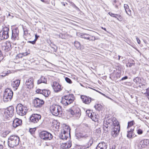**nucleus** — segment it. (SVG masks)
I'll return each mask as SVG.
<instances>
[{
	"instance_id": "nucleus-1",
	"label": "nucleus",
	"mask_w": 149,
	"mask_h": 149,
	"mask_svg": "<svg viewBox=\"0 0 149 149\" xmlns=\"http://www.w3.org/2000/svg\"><path fill=\"white\" fill-rule=\"evenodd\" d=\"M104 130L106 132L112 130V136L114 137L117 136L120 131V126L116 118L106 115L104 122Z\"/></svg>"
},
{
	"instance_id": "nucleus-2",
	"label": "nucleus",
	"mask_w": 149,
	"mask_h": 149,
	"mask_svg": "<svg viewBox=\"0 0 149 149\" xmlns=\"http://www.w3.org/2000/svg\"><path fill=\"white\" fill-rule=\"evenodd\" d=\"M91 132L86 128L82 129L79 132L75 133V138L79 141H81L83 139H87L90 137Z\"/></svg>"
},
{
	"instance_id": "nucleus-3",
	"label": "nucleus",
	"mask_w": 149,
	"mask_h": 149,
	"mask_svg": "<svg viewBox=\"0 0 149 149\" xmlns=\"http://www.w3.org/2000/svg\"><path fill=\"white\" fill-rule=\"evenodd\" d=\"M19 141V137L17 135H11L8 139V145L9 147L13 148L18 145Z\"/></svg>"
},
{
	"instance_id": "nucleus-4",
	"label": "nucleus",
	"mask_w": 149,
	"mask_h": 149,
	"mask_svg": "<svg viewBox=\"0 0 149 149\" xmlns=\"http://www.w3.org/2000/svg\"><path fill=\"white\" fill-rule=\"evenodd\" d=\"M13 92L10 88H7L4 92L3 101L5 102L10 101L13 97Z\"/></svg>"
},
{
	"instance_id": "nucleus-5",
	"label": "nucleus",
	"mask_w": 149,
	"mask_h": 149,
	"mask_svg": "<svg viewBox=\"0 0 149 149\" xmlns=\"http://www.w3.org/2000/svg\"><path fill=\"white\" fill-rule=\"evenodd\" d=\"M50 110L52 114L57 116L60 113H62L61 107L58 105L54 104L50 107Z\"/></svg>"
},
{
	"instance_id": "nucleus-6",
	"label": "nucleus",
	"mask_w": 149,
	"mask_h": 149,
	"mask_svg": "<svg viewBox=\"0 0 149 149\" xmlns=\"http://www.w3.org/2000/svg\"><path fill=\"white\" fill-rule=\"evenodd\" d=\"M39 136L40 139L45 141L50 140L53 137L52 134L47 131H42L40 132Z\"/></svg>"
},
{
	"instance_id": "nucleus-7",
	"label": "nucleus",
	"mask_w": 149,
	"mask_h": 149,
	"mask_svg": "<svg viewBox=\"0 0 149 149\" xmlns=\"http://www.w3.org/2000/svg\"><path fill=\"white\" fill-rule=\"evenodd\" d=\"M69 112L72 115L79 118L81 116V112L80 109L77 106L74 107L69 110Z\"/></svg>"
},
{
	"instance_id": "nucleus-8",
	"label": "nucleus",
	"mask_w": 149,
	"mask_h": 149,
	"mask_svg": "<svg viewBox=\"0 0 149 149\" xmlns=\"http://www.w3.org/2000/svg\"><path fill=\"white\" fill-rule=\"evenodd\" d=\"M26 107L24 106L22 104H18L16 107L17 113L19 115L23 116L26 114L27 111Z\"/></svg>"
},
{
	"instance_id": "nucleus-9",
	"label": "nucleus",
	"mask_w": 149,
	"mask_h": 149,
	"mask_svg": "<svg viewBox=\"0 0 149 149\" xmlns=\"http://www.w3.org/2000/svg\"><path fill=\"white\" fill-rule=\"evenodd\" d=\"M41 116L40 115L37 113L32 114L29 118L30 122L32 123L36 124L40 119Z\"/></svg>"
},
{
	"instance_id": "nucleus-10",
	"label": "nucleus",
	"mask_w": 149,
	"mask_h": 149,
	"mask_svg": "<svg viewBox=\"0 0 149 149\" xmlns=\"http://www.w3.org/2000/svg\"><path fill=\"white\" fill-rule=\"evenodd\" d=\"M14 107L12 106H10L7 107L6 110L4 111V114L6 117L8 118L9 117H11L14 115Z\"/></svg>"
},
{
	"instance_id": "nucleus-11",
	"label": "nucleus",
	"mask_w": 149,
	"mask_h": 149,
	"mask_svg": "<svg viewBox=\"0 0 149 149\" xmlns=\"http://www.w3.org/2000/svg\"><path fill=\"white\" fill-rule=\"evenodd\" d=\"M9 29L7 27H4L2 29V34H0V37L1 40L6 39L9 37Z\"/></svg>"
},
{
	"instance_id": "nucleus-12",
	"label": "nucleus",
	"mask_w": 149,
	"mask_h": 149,
	"mask_svg": "<svg viewBox=\"0 0 149 149\" xmlns=\"http://www.w3.org/2000/svg\"><path fill=\"white\" fill-rule=\"evenodd\" d=\"M33 103L35 107L40 108L44 104V101L39 98H36L33 100Z\"/></svg>"
},
{
	"instance_id": "nucleus-13",
	"label": "nucleus",
	"mask_w": 149,
	"mask_h": 149,
	"mask_svg": "<svg viewBox=\"0 0 149 149\" xmlns=\"http://www.w3.org/2000/svg\"><path fill=\"white\" fill-rule=\"evenodd\" d=\"M19 30L18 28H15L12 29L11 39L13 41L18 40L19 37Z\"/></svg>"
},
{
	"instance_id": "nucleus-14",
	"label": "nucleus",
	"mask_w": 149,
	"mask_h": 149,
	"mask_svg": "<svg viewBox=\"0 0 149 149\" xmlns=\"http://www.w3.org/2000/svg\"><path fill=\"white\" fill-rule=\"evenodd\" d=\"M93 141V139L91 137L86 144L84 145L78 146L77 148L79 149H86L88 148L92 145Z\"/></svg>"
},
{
	"instance_id": "nucleus-15",
	"label": "nucleus",
	"mask_w": 149,
	"mask_h": 149,
	"mask_svg": "<svg viewBox=\"0 0 149 149\" xmlns=\"http://www.w3.org/2000/svg\"><path fill=\"white\" fill-rule=\"evenodd\" d=\"M33 77H31L27 79L25 83V85L27 86V88L28 89H31L33 88L34 86Z\"/></svg>"
},
{
	"instance_id": "nucleus-16",
	"label": "nucleus",
	"mask_w": 149,
	"mask_h": 149,
	"mask_svg": "<svg viewBox=\"0 0 149 149\" xmlns=\"http://www.w3.org/2000/svg\"><path fill=\"white\" fill-rule=\"evenodd\" d=\"M53 89L56 92H58L61 90V85L56 81L53 82V84L52 85Z\"/></svg>"
},
{
	"instance_id": "nucleus-17",
	"label": "nucleus",
	"mask_w": 149,
	"mask_h": 149,
	"mask_svg": "<svg viewBox=\"0 0 149 149\" xmlns=\"http://www.w3.org/2000/svg\"><path fill=\"white\" fill-rule=\"evenodd\" d=\"M81 98L83 102L87 104H89L92 100L91 97L84 95H81Z\"/></svg>"
},
{
	"instance_id": "nucleus-18",
	"label": "nucleus",
	"mask_w": 149,
	"mask_h": 149,
	"mask_svg": "<svg viewBox=\"0 0 149 149\" xmlns=\"http://www.w3.org/2000/svg\"><path fill=\"white\" fill-rule=\"evenodd\" d=\"M20 83V80L19 79H17L13 81L11 83V86L14 91L17 90L18 87L19 86Z\"/></svg>"
},
{
	"instance_id": "nucleus-19",
	"label": "nucleus",
	"mask_w": 149,
	"mask_h": 149,
	"mask_svg": "<svg viewBox=\"0 0 149 149\" xmlns=\"http://www.w3.org/2000/svg\"><path fill=\"white\" fill-rule=\"evenodd\" d=\"M22 124V120L21 119L16 118L15 119L13 123V126L14 128H16L21 125Z\"/></svg>"
},
{
	"instance_id": "nucleus-20",
	"label": "nucleus",
	"mask_w": 149,
	"mask_h": 149,
	"mask_svg": "<svg viewBox=\"0 0 149 149\" xmlns=\"http://www.w3.org/2000/svg\"><path fill=\"white\" fill-rule=\"evenodd\" d=\"M11 43L9 42H7L5 45L2 46V49L5 52H8L11 49Z\"/></svg>"
},
{
	"instance_id": "nucleus-21",
	"label": "nucleus",
	"mask_w": 149,
	"mask_h": 149,
	"mask_svg": "<svg viewBox=\"0 0 149 149\" xmlns=\"http://www.w3.org/2000/svg\"><path fill=\"white\" fill-rule=\"evenodd\" d=\"M107 143L104 142H102L98 143L96 148H100V149H107Z\"/></svg>"
},
{
	"instance_id": "nucleus-22",
	"label": "nucleus",
	"mask_w": 149,
	"mask_h": 149,
	"mask_svg": "<svg viewBox=\"0 0 149 149\" xmlns=\"http://www.w3.org/2000/svg\"><path fill=\"white\" fill-rule=\"evenodd\" d=\"M69 97L68 101L67 102V105H68L72 103L74 100V97L73 94H69L68 95Z\"/></svg>"
},
{
	"instance_id": "nucleus-23",
	"label": "nucleus",
	"mask_w": 149,
	"mask_h": 149,
	"mask_svg": "<svg viewBox=\"0 0 149 149\" xmlns=\"http://www.w3.org/2000/svg\"><path fill=\"white\" fill-rule=\"evenodd\" d=\"M47 82L46 78L43 76H41L39 79L37 81V84H39L42 83L47 84Z\"/></svg>"
},
{
	"instance_id": "nucleus-24",
	"label": "nucleus",
	"mask_w": 149,
	"mask_h": 149,
	"mask_svg": "<svg viewBox=\"0 0 149 149\" xmlns=\"http://www.w3.org/2000/svg\"><path fill=\"white\" fill-rule=\"evenodd\" d=\"M72 145L71 143L70 142H67L66 143H63L61 145L62 147L64 149L68 148H70Z\"/></svg>"
},
{
	"instance_id": "nucleus-25",
	"label": "nucleus",
	"mask_w": 149,
	"mask_h": 149,
	"mask_svg": "<svg viewBox=\"0 0 149 149\" xmlns=\"http://www.w3.org/2000/svg\"><path fill=\"white\" fill-rule=\"evenodd\" d=\"M51 92L50 91L47 89H43L42 94L45 97H48L50 94Z\"/></svg>"
},
{
	"instance_id": "nucleus-26",
	"label": "nucleus",
	"mask_w": 149,
	"mask_h": 149,
	"mask_svg": "<svg viewBox=\"0 0 149 149\" xmlns=\"http://www.w3.org/2000/svg\"><path fill=\"white\" fill-rule=\"evenodd\" d=\"M94 113H93L92 115L91 116V117L90 118H91V119L93 121L95 122L97 121L98 120V115H96L95 114V115L94 116Z\"/></svg>"
},
{
	"instance_id": "nucleus-27",
	"label": "nucleus",
	"mask_w": 149,
	"mask_h": 149,
	"mask_svg": "<svg viewBox=\"0 0 149 149\" xmlns=\"http://www.w3.org/2000/svg\"><path fill=\"white\" fill-rule=\"evenodd\" d=\"M94 107L96 110L99 111L102 110L103 109L102 106L100 104H99L95 105L94 106Z\"/></svg>"
},
{
	"instance_id": "nucleus-28",
	"label": "nucleus",
	"mask_w": 149,
	"mask_h": 149,
	"mask_svg": "<svg viewBox=\"0 0 149 149\" xmlns=\"http://www.w3.org/2000/svg\"><path fill=\"white\" fill-rule=\"evenodd\" d=\"M59 137L60 139L63 140L67 139V138L68 137V136L66 135L65 134L61 133L59 134Z\"/></svg>"
},
{
	"instance_id": "nucleus-29",
	"label": "nucleus",
	"mask_w": 149,
	"mask_h": 149,
	"mask_svg": "<svg viewBox=\"0 0 149 149\" xmlns=\"http://www.w3.org/2000/svg\"><path fill=\"white\" fill-rule=\"evenodd\" d=\"M89 34L86 33H81L80 34V37L81 38H84L86 40L88 39Z\"/></svg>"
},
{
	"instance_id": "nucleus-30",
	"label": "nucleus",
	"mask_w": 149,
	"mask_h": 149,
	"mask_svg": "<svg viewBox=\"0 0 149 149\" xmlns=\"http://www.w3.org/2000/svg\"><path fill=\"white\" fill-rule=\"evenodd\" d=\"M74 45L77 49H81V46L80 43L77 41L74 42Z\"/></svg>"
},
{
	"instance_id": "nucleus-31",
	"label": "nucleus",
	"mask_w": 149,
	"mask_h": 149,
	"mask_svg": "<svg viewBox=\"0 0 149 149\" xmlns=\"http://www.w3.org/2000/svg\"><path fill=\"white\" fill-rule=\"evenodd\" d=\"M10 71H3L2 73L0 74V76L2 77H5L6 75H8L10 73Z\"/></svg>"
},
{
	"instance_id": "nucleus-32",
	"label": "nucleus",
	"mask_w": 149,
	"mask_h": 149,
	"mask_svg": "<svg viewBox=\"0 0 149 149\" xmlns=\"http://www.w3.org/2000/svg\"><path fill=\"white\" fill-rule=\"evenodd\" d=\"M124 8L126 13L128 15H130V14L128 13L129 12L130 14V10L127 4H124Z\"/></svg>"
},
{
	"instance_id": "nucleus-33",
	"label": "nucleus",
	"mask_w": 149,
	"mask_h": 149,
	"mask_svg": "<svg viewBox=\"0 0 149 149\" xmlns=\"http://www.w3.org/2000/svg\"><path fill=\"white\" fill-rule=\"evenodd\" d=\"M141 143L142 145H144L146 146L149 145V140L148 139H144L142 141Z\"/></svg>"
},
{
	"instance_id": "nucleus-34",
	"label": "nucleus",
	"mask_w": 149,
	"mask_h": 149,
	"mask_svg": "<svg viewBox=\"0 0 149 149\" xmlns=\"http://www.w3.org/2000/svg\"><path fill=\"white\" fill-rule=\"evenodd\" d=\"M133 81L136 84H138L141 83V79L139 77H137L134 79Z\"/></svg>"
},
{
	"instance_id": "nucleus-35",
	"label": "nucleus",
	"mask_w": 149,
	"mask_h": 149,
	"mask_svg": "<svg viewBox=\"0 0 149 149\" xmlns=\"http://www.w3.org/2000/svg\"><path fill=\"white\" fill-rule=\"evenodd\" d=\"M52 46L51 45V47L54 52H56L57 49V47L55 45L53 44Z\"/></svg>"
},
{
	"instance_id": "nucleus-36",
	"label": "nucleus",
	"mask_w": 149,
	"mask_h": 149,
	"mask_svg": "<svg viewBox=\"0 0 149 149\" xmlns=\"http://www.w3.org/2000/svg\"><path fill=\"white\" fill-rule=\"evenodd\" d=\"M86 113L88 116L90 118L91 117L93 113L91 112V110H87L86 111Z\"/></svg>"
},
{
	"instance_id": "nucleus-37",
	"label": "nucleus",
	"mask_w": 149,
	"mask_h": 149,
	"mask_svg": "<svg viewBox=\"0 0 149 149\" xmlns=\"http://www.w3.org/2000/svg\"><path fill=\"white\" fill-rule=\"evenodd\" d=\"M65 130H66V131H68L69 132V134L70 135V128L69 126L65 125L64 128L63 129Z\"/></svg>"
},
{
	"instance_id": "nucleus-38",
	"label": "nucleus",
	"mask_w": 149,
	"mask_h": 149,
	"mask_svg": "<svg viewBox=\"0 0 149 149\" xmlns=\"http://www.w3.org/2000/svg\"><path fill=\"white\" fill-rule=\"evenodd\" d=\"M65 97V100H63V102L64 103L66 104L65 105H67V101H68V99L69 98V97H68V95H66L64 96Z\"/></svg>"
},
{
	"instance_id": "nucleus-39",
	"label": "nucleus",
	"mask_w": 149,
	"mask_h": 149,
	"mask_svg": "<svg viewBox=\"0 0 149 149\" xmlns=\"http://www.w3.org/2000/svg\"><path fill=\"white\" fill-rule=\"evenodd\" d=\"M108 14L111 17H115L116 18L117 17V15H118V14L113 13H112L110 12H109Z\"/></svg>"
},
{
	"instance_id": "nucleus-40",
	"label": "nucleus",
	"mask_w": 149,
	"mask_h": 149,
	"mask_svg": "<svg viewBox=\"0 0 149 149\" xmlns=\"http://www.w3.org/2000/svg\"><path fill=\"white\" fill-rule=\"evenodd\" d=\"M95 40V36H92L89 35V36L88 40L89 41H94Z\"/></svg>"
},
{
	"instance_id": "nucleus-41",
	"label": "nucleus",
	"mask_w": 149,
	"mask_h": 149,
	"mask_svg": "<svg viewBox=\"0 0 149 149\" xmlns=\"http://www.w3.org/2000/svg\"><path fill=\"white\" fill-rule=\"evenodd\" d=\"M65 79L67 83L69 84H71L72 83L71 80L68 77H66L65 78Z\"/></svg>"
},
{
	"instance_id": "nucleus-42",
	"label": "nucleus",
	"mask_w": 149,
	"mask_h": 149,
	"mask_svg": "<svg viewBox=\"0 0 149 149\" xmlns=\"http://www.w3.org/2000/svg\"><path fill=\"white\" fill-rule=\"evenodd\" d=\"M35 130V129L34 128H30L29 130V131L31 134H33L34 133Z\"/></svg>"
},
{
	"instance_id": "nucleus-43",
	"label": "nucleus",
	"mask_w": 149,
	"mask_h": 149,
	"mask_svg": "<svg viewBox=\"0 0 149 149\" xmlns=\"http://www.w3.org/2000/svg\"><path fill=\"white\" fill-rule=\"evenodd\" d=\"M36 92L37 93H40L41 94H42V93L43 92V90H41L40 89H38L36 90Z\"/></svg>"
},
{
	"instance_id": "nucleus-44",
	"label": "nucleus",
	"mask_w": 149,
	"mask_h": 149,
	"mask_svg": "<svg viewBox=\"0 0 149 149\" xmlns=\"http://www.w3.org/2000/svg\"><path fill=\"white\" fill-rule=\"evenodd\" d=\"M26 86L25 85H23L21 89L22 92H24L26 90Z\"/></svg>"
},
{
	"instance_id": "nucleus-45",
	"label": "nucleus",
	"mask_w": 149,
	"mask_h": 149,
	"mask_svg": "<svg viewBox=\"0 0 149 149\" xmlns=\"http://www.w3.org/2000/svg\"><path fill=\"white\" fill-rule=\"evenodd\" d=\"M68 132L66 131V130H65L64 129H63V130H61V133H64V134H65L66 135H68Z\"/></svg>"
},
{
	"instance_id": "nucleus-46",
	"label": "nucleus",
	"mask_w": 149,
	"mask_h": 149,
	"mask_svg": "<svg viewBox=\"0 0 149 149\" xmlns=\"http://www.w3.org/2000/svg\"><path fill=\"white\" fill-rule=\"evenodd\" d=\"M116 18L119 21H121L122 20V18L121 16H120V15L119 14H118V15H117V17H116Z\"/></svg>"
},
{
	"instance_id": "nucleus-47",
	"label": "nucleus",
	"mask_w": 149,
	"mask_h": 149,
	"mask_svg": "<svg viewBox=\"0 0 149 149\" xmlns=\"http://www.w3.org/2000/svg\"><path fill=\"white\" fill-rule=\"evenodd\" d=\"M133 130H131V138L134 137L136 136V135L135 134H134L133 132Z\"/></svg>"
},
{
	"instance_id": "nucleus-48",
	"label": "nucleus",
	"mask_w": 149,
	"mask_h": 149,
	"mask_svg": "<svg viewBox=\"0 0 149 149\" xmlns=\"http://www.w3.org/2000/svg\"><path fill=\"white\" fill-rule=\"evenodd\" d=\"M143 132V131L141 129H139L137 130V133L139 134H142Z\"/></svg>"
},
{
	"instance_id": "nucleus-49",
	"label": "nucleus",
	"mask_w": 149,
	"mask_h": 149,
	"mask_svg": "<svg viewBox=\"0 0 149 149\" xmlns=\"http://www.w3.org/2000/svg\"><path fill=\"white\" fill-rule=\"evenodd\" d=\"M127 137L130 139V130H128L127 131Z\"/></svg>"
},
{
	"instance_id": "nucleus-50",
	"label": "nucleus",
	"mask_w": 149,
	"mask_h": 149,
	"mask_svg": "<svg viewBox=\"0 0 149 149\" xmlns=\"http://www.w3.org/2000/svg\"><path fill=\"white\" fill-rule=\"evenodd\" d=\"M101 130L100 128H98L97 129L95 130V133H97L98 134H100L101 133Z\"/></svg>"
},
{
	"instance_id": "nucleus-51",
	"label": "nucleus",
	"mask_w": 149,
	"mask_h": 149,
	"mask_svg": "<svg viewBox=\"0 0 149 149\" xmlns=\"http://www.w3.org/2000/svg\"><path fill=\"white\" fill-rule=\"evenodd\" d=\"M22 57L23 56L22 54H19L17 55L16 56V58L17 59L18 58H22Z\"/></svg>"
},
{
	"instance_id": "nucleus-52",
	"label": "nucleus",
	"mask_w": 149,
	"mask_h": 149,
	"mask_svg": "<svg viewBox=\"0 0 149 149\" xmlns=\"http://www.w3.org/2000/svg\"><path fill=\"white\" fill-rule=\"evenodd\" d=\"M11 131L10 130H7L6 131L4 132V134H5V136H6Z\"/></svg>"
},
{
	"instance_id": "nucleus-53",
	"label": "nucleus",
	"mask_w": 149,
	"mask_h": 149,
	"mask_svg": "<svg viewBox=\"0 0 149 149\" xmlns=\"http://www.w3.org/2000/svg\"><path fill=\"white\" fill-rule=\"evenodd\" d=\"M24 32L25 34H27L28 33L27 29H23Z\"/></svg>"
},
{
	"instance_id": "nucleus-54",
	"label": "nucleus",
	"mask_w": 149,
	"mask_h": 149,
	"mask_svg": "<svg viewBox=\"0 0 149 149\" xmlns=\"http://www.w3.org/2000/svg\"><path fill=\"white\" fill-rule=\"evenodd\" d=\"M27 42L28 43H31L33 45H34V44H35L36 43V42H35V41L34 40L33 41H28Z\"/></svg>"
},
{
	"instance_id": "nucleus-55",
	"label": "nucleus",
	"mask_w": 149,
	"mask_h": 149,
	"mask_svg": "<svg viewBox=\"0 0 149 149\" xmlns=\"http://www.w3.org/2000/svg\"><path fill=\"white\" fill-rule=\"evenodd\" d=\"M39 37V36H38L37 34H36L35 35V38L34 40L36 42V41L37 40L38 38Z\"/></svg>"
},
{
	"instance_id": "nucleus-56",
	"label": "nucleus",
	"mask_w": 149,
	"mask_h": 149,
	"mask_svg": "<svg viewBox=\"0 0 149 149\" xmlns=\"http://www.w3.org/2000/svg\"><path fill=\"white\" fill-rule=\"evenodd\" d=\"M116 146L115 145H112L110 147V149H115Z\"/></svg>"
},
{
	"instance_id": "nucleus-57",
	"label": "nucleus",
	"mask_w": 149,
	"mask_h": 149,
	"mask_svg": "<svg viewBox=\"0 0 149 149\" xmlns=\"http://www.w3.org/2000/svg\"><path fill=\"white\" fill-rule=\"evenodd\" d=\"M22 56H27L28 54H29V53H28L27 52H24V53H22Z\"/></svg>"
},
{
	"instance_id": "nucleus-58",
	"label": "nucleus",
	"mask_w": 149,
	"mask_h": 149,
	"mask_svg": "<svg viewBox=\"0 0 149 149\" xmlns=\"http://www.w3.org/2000/svg\"><path fill=\"white\" fill-rule=\"evenodd\" d=\"M113 74H110L109 77L112 80H113L114 79L113 77Z\"/></svg>"
},
{
	"instance_id": "nucleus-59",
	"label": "nucleus",
	"mask_w": 149,
	"mask_h": 149,
	"mask_svg": "<svg viewBox=\"0 0 149 149\" xmlns=\"http://www.w3.org/2000/svg\"><path fill=\"white\" fill-rule=\"evenodd\" d=\"M127 78H128L127 76H125V77L122 78L121 79V80H124L125 79H127Z\"/></svg>"
},
{
	"instance_id": "nucleus-60",
	"label": "nucleus",
	"mask_w": 149,
	"mask_h": 149,
	"mask_svg": "<svg viewBox=\"0 0 149 149\" xmlns=\"http://www.w3.org/2000/svg\"><path fill=\"white\" fill-rule=\"evenodd\" d=\"M144 94L146 95V96L147 97H149V91L148 92H146Z\"/></svg>"
},
{
	"instance_id": "nucleus-61",
	"label": "nucleus",
	"mask_w": 149,
	"mask_h": 149,
	"mask_svg": "<svg viewBox=\"0 0 149 149\" xmlns=\"http://www.w3.org/2000/svg\"><path fill=\"white\" fill-rule=\"evenodd\" d=\"M130 127V121H129L128 123V125L127 126V129Z\"/></svg>"
},
{
	"instance_id": "nucleus-62",
	"label": "nucleus",
	"mask_w": 149,
	"mask_h": 149,
	"mask_svg": "<svg viewBox=\"0 0 149 149\" xmlns=\"http://www.w3.org/2000/svg\"><path fill=\"white\" fill-rule=\"evenodd\" d=\"M136 40L138 43L139 44H140L141 42L140 39L139 38H136Z\"/></svg>"
},
{
	"instance_id": "nucleus-63",
	"label": "nucleus",
	"mask_w": 149,
	"mask_h": 149,
	"mask_svg": "<svg viewBox=\"0 0 149 149\" xmlns=\"http://www.w3.org/2000/svg\"><path fill=\"white\" fill-rule=\"evenodd\" d=\"M134 124V120L131 121V126Z\"/></svg>"
},
{
	"instance_id": "nucleus-64",
	"label": "nucleus",
	"mask_w": 149,
	"mask_h": 149,
	"mask_svg": "<svg viewBox=\"0 0 149 149\" xmlns=\"http://www.w3.org/2000/svg\"><path fill=\"white\" fill-rule=\"evenodd\" d=\"M73 6L75 8L79 10V9L75 5V4H74Z\"/></svg>"
}]
</instances>
